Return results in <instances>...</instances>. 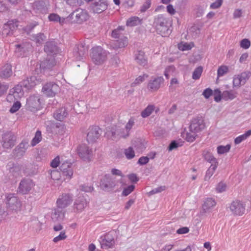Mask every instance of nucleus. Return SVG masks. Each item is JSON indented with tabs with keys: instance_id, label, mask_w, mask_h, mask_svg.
Masks as SVG:
<instances>
[{
	"instance_id": "69168bd1",
	"label": "nucleus",
	"mask_w": 251,
	"mask_h": 251,
	"mask_svg": "<svg viewBox=\"0 0 251 251\" xmlns=\"http://www.w3.org/2000/svg\"><path fill=\"white\" fill-rule=\"evenodd\" d=\"M66 238L65 232H61L60 234L54 238L53 241L54 242H57L60 240H64Z\"/></svg>"
},
{
	"instance_id": "a18cd8bd",
	"label": "nucleus",
	"mask_w": 251,
	"mask_h": 251,
	"mask_svg": "<svg viewBox=\"0 0 251 251\" xmlns=\"http://www.w3.org/2000/svg\"><path fill=\"white\" fill-rule=\"evenodd\" d=\"M194 46L193 43H185L179 45L178 48L180 50L184 51L191 50Z\"/></svg>"
},
{
	"instance_id": "9d476101",
	"label": "nucleus",
	"mask_w": 251,
	"mask_h": 251,
	"mask_svg": "<svg viewBox=\"0 0 251 251\" xmlns=\"http://www.w3.org/2000/svg\"><path fill=\"white\" fill-rule=\"evenodd\" d=\"M108 7V3L105 0H93L90 7L93 12L101 13L105 11Z\"/></svg>"
},
{
	"instance_id": "c85d7f7f",
	"label": "nucleus",
	"mask_w": 251,
	"mask_h": 251,
	"mask_svg": "<svg viewBox=\"0 0 251 251\" xmlns=\"http://www.w3.org/2000/svg\"><path fill=\"white\" fill-rule=\"evenodd\" d=\"M44 50L48 54H54L58 52V48L54 41L48 42L45 46Z\"/></svg>"
},
{
	"instance_id": "f704fd0d",
	"label": "nucleus",
	"mask_w": 251,
	"mask_h": 251,
	"mask_svg": "<svg viewBox=\"0 0 251 251\" xmlns=\"http://www.w3.org/2000/svg\"><path fill=\"white\" fill-rule=\"evenodd\" d=\"M32 40L38 46L42 45L46 40V37L43 33H40L33 35Z\"/></svg>"
},
{
	"instance_id": "39448f33",
	"label": "nucleus",
	"mask_w": 251,
	"mask_h": 251,
	"mask_svg": "<svg viewBox=\"0 0 251 251\" xmlns=\"http://www.w3.org/2000/svg\"><path fill=\"white\" fill-rule=\"evenodd\" d=\"M5 202L6 207L10 210L18 211L20 210L21 201L14 194H8L6 196Z\"/></svg>"
},
{
	"instance_id": "6e6552de",
	"label": "nucleus",
	"mask_w": 251,
	"mask_h": 251,
	"mask_svg": "<svg viewBox=\"0 0 251 251\" xmlns=\"http://www.w3.org/2000/svg\"><path fill=\"white\" fill-rule=\"evenodd\" d=\"M73 201V196L72 194L64 193L60 195L56 201V206L65 209L70 205Z\"/></svg>"
},
{
	"instance_id": "864d4df0",
	"label": "nucleus",
	"mask_w": 251,
	"mask_h": 251,
	"mask_svg": "<svg viewBox=\"0 0 251 251\" xmlns=\"http://www.w3.org/2000/svg\"><path fill=\"white\" fill-rule=\"evenodd\" d=\"M124 28L122 26H119L117 29L112 31V36L115 38H119L121 35V31H123Z\"/></svg>"
},
{
	"instance_id": "e2e57ef3",
	"label": "nucleus",
	"mask_w": 251,
	"mask_h": 251,
	"mask_svg": "<svg viewBox=\"0 0 251 251\" xmlns=\"http://www.w3.org/2000/svg\"><path fill=\"white\" fill-rule=\"evenodd\" d=\"M60 163V158L59 156L55 157L50 162V166L55 168L58 167Z\"/></svg>"
},
{
	"instance_id": "f8f14e48",
	"label": "nucleus",
	"mask_w": 251,
	"mask_h": 251,
	"mask_svg": "<svg viewBox=\"0 0 251 251\" xmlns=\"http://www.w3.org/2000/svg\"><path fill=\"white\" fill-rule=\"evenodd\" d=\"M230 211L235 216L242 215L245 211V204L239 201H233L229 206Z\"/></svg>"
},
{
	"instance_id": "f03ea898",
	"label": "nucleus",
	"mask_w": 251,
	"mask_h": 251,
	"mask_svg": "<svg viewBox=\"0 0 251 251\" xmlns=\"http://www.w3.org/2000/svg\"><path fill=\"white\" fill-rule=\"evenodd\" d=\"M119 181L116 177L110 175H105L100 180V187L101 190L105 192L112 191L116 185Z\"/></svg>"
},
{
	"instance_id": "a211bd4d",
	"label": "nucleus",
	"mask_w": 251,
	"mask_h": 251,
	"mask_svg": "<svg viewBox=\"0 0 251 251\" xmlns=\"http://www.w3.org/2000/svg\"><path fill=\"white\" fill-rule=\"evenodd\" d=\"M23 96V92L22 90V86L17 85L10 90V92L7 97V100L10 102L14 100H18Z\"/></svg>"
},
{
	"instance_id": "5701e85b",
	"label": "nucleus",
	"mask_w": 251,
	"mask_h": 251,
	"mask_svg": "<svg viewBox=\"0 0 251 251\" xmlns=\"http://www.w3.org/2000/svg\"><path fill=\"white\" fill-rule=\"evenodd\" d=\"M87 202L83 197L77 198L73 205V210L75 213H80L87 206Z\"/></svg>"
},
{
	"instance_id": "052dcab7",
	"label": "nucleus",
	"mask_w": 251,
	"mask_h": 251,
	"mask_svg": "<svg viewBox=\"0 0 251 251\" xmlns=\"http://www.w3.org/2000/svg\"><path fill=\"white\" fill-rule=\"evenodd\" d=\"M226 184L222 182H221L218 184V185L216 187V191L218 192L222 193V192L226 191Z\"/></svg>"
},
{
	"instance_id": "dca6fc26",
	"label": "nucleus",
	"mask_w": 251,
	"mask_h": 251,
	"mask_svg": "<svg viewBox=\"0 0 251 251\" xmlns=\"http://www.w3.org/2000/svg\"><path fill=\"white\" fill-rule=\"evenodd\" d=\"M34 186V184L32 180L25 178L21 181L18 191L22 194H26L31 190Z\"/></svg>"
},
{
	"instance_id": "2f4dec72",
	"label": "nucleus",
	"mask_w": 251,
	"mask_h": 251,
	"mask_svg": "<svg viewBox=\"0 0 251 251\" xmlns=\"http://www.w3.org/2000/svg\"><path fill=\"white\" fill-rule=\"evenodd\" d=\"M237 95V93L233 90L224 91L222 94V99L225 100H232Z\"/></svg>"
},
{
	"instance_id": "f257e3e1",
	"label": "nucleus",
	"mask_w": 251,
	"mask_h": 251,
	"mask_svg": "<svg viewBox=\"0 0 251 251\" xmlns=\"http://www.w3.org/2000/svg\"><path fill=\"white\" fill-rule=\"evenodd\" d=\"M156 32L162 36L170 34L169 19L163 15H159L154 18L153 23Z\"/></svg>"
},
{
	"instance_id": "0e129e2a",
	"label": "nucleus",
	"mask_w": 251,
	"mask_h": 251,
	"mask_svg": "<svg viewBox=\"0 0 251 251\" xmlns=\"http://www.w3.org/2000/svg\"><path fill=\"white\" fill-rule=\"evenodd\" d=\"M8 88V86L6 83H0V97H1L6 92Z\"/></svg>"
},
{
	"instance_id": "13d9d810",
	"label": "nucleus",
	"mask_w": 251,
	"mask_h": 251,
	"mask_svg": "<svg viewBox=\"0 0 251 251\" xmlns=\"http://www.w3.org/2000/svg\"><path fill=\"white\" fill-rule=\"evenodd\" d=\"M251 46L250 41L247 39H244L240 42V47L244 49L249 48Z\"/></svg>"
},
{
	"instance_id": "393cba45",
	"label": "nucleus",
	"mask_w": 251,
	"mask_h": 251,
	"mask_svg": "<svg viewBox=\"0 0 251 251\" xmlns=\"http://www.w3.org/2000/svg\"><path fill=\"white\" fill-rule=\"evenodd\" d=\"M92 152V150L85 144L81 145L77 148L78 154L84 160H89L91 157Z\"/></svg>"
},
{
	"instance_id": "37998d69",
	"label": "nucleus",
	"mask_w": 251,
	"mask_h": 251,
	"mask_svg": "<svg viewBox=\"0 0 251 251\" xmlns=\"http://www.w3.org/2000/svg\"><path fill=\"white\" fill-rule=\"evenodd\" d=\"M42 139V136H41V132L38 130L36 131L35 137L33 138V139L31 141V146H34L38 143H39Z\"/></svg>"
},
{
	"instance_id": "de8ad7c7",
	"label": "nucleus",
	"mask_w": 251,
	"mask_h": 251,
	"mask_svg": "<svg viewBox=\"0 0 251 251\" xmlns=\"http://www.w3.org/2000/svg\"><path fill=\"white\" fill-rule=\"evenodd\" d=\"M149 76L147 74H144L143 75H140L138 77H137L134 82L133 83H132V86H134L136 85H138V84H140L141 83L143 82V81H145V80L148 78Z\"/></svg>"
},
{
	"instance_id": "72a5a7b5",
	"label": "nucleus",
	"mask_w": 251,
	"mask_h": 251,
	"mask_svg": "<svg viewBox=\"0 0 251 251\" xmlns=\"http://www.w3.org/2000/svg\"><path fill=\"white\" fill-rule=\"evenodd\" d=\"M182 136L187 142H193L196 140V137L198 136V133L191 131L189 128V131H187L186 133H183Z\"/></svg>"
},
{
	"instance_id": "c9c22d12",
	"label": "nucleus",
	"mask_w": 251,
	"mask_h": 251,
	"mask_svg": "<svg viewBox=\"0 0 251 251\" xmlns=\"http://www.w3.org/2000/svg\"><path fill=\"white\" fill-rule=\"evenodd\" d=\"M216 204V203L214 200L212 198H207L205 200L202 205L203 209L205 211H206L215 206Z\"/></svg>"
},
{
	"instance_id": "ddd939ff",
	"label": "nucleus",
	"mask_w": 251,
	"mask_h": 251,
	"mask_svg": "<svg viewBox=\"0 0 251 251\" xmlns=\"http://www.w3.org/2000/svg\"><path fill=\"white\" fill-rule=\"evenodd\" d=\"M88 17L87 13L82 9L77 10L69 16L70 19L73 20V22L79 24L87 20Z\"/></svg>"
},
{
	"instance_id": "5fc2aeb1",
	"label": "nucleus",
	"mask_w": 251,
	"mask_h": 251,
	"mask_svg": "<svg viewBox=\"0 0 251 251\" xmlns=\"http://www.w3.org/2000/svg\"><path fill=\"white\" fill-rule=\"evenodd\" d=\"M135 186L133 185H130L127 187L126 188H125L123 192H122V195L124 196H127L129 194H130L134 189Z\"/></svg>"
},
{
	"instance_id": "cd10ccee",
	"label": "nucleus",
	"mask_w": 251,
	"mask_h": 251,
	"mask_svg": "<svg viewBox=\"0 0 251 251\" xmlns=\"http://www.w3.org/2000/svg\"><path fill=\"white\" fill-rule=\"evenodd\" d=\"M135 60L137 63L142 66H145L147 64V58L144 51L138 50L135 54Z\"/></svg>"
},
{
	"instance_id": "79ce46f5",
	"label": "nucleus",
	"mask_w": 251,
	"mask_h": 251,
	"mask_svg": "<svg viewBox=\"0 0 251 251\" xmlns=\"http://www.w3.org/2000/svg\"><path fill=\"white\" fill-rule=\"evenodd\" d=\"M154 110V106L148 105L141 113V116L143 118L149 116Z\"/></svg>"
},
{
	"instance_id": "a878e982",
	"label": "nucleus",
	"mask_w": 251,
	"mask_h": 251,
	"mask_svg": "<svg viewBox=\"0 0 251 251\" xmlns=\"http://www.w3.org/2000/svg\"><path fill=\"white\" fill-rule=\"evenodd\" d=\"M72 165V163L65 161L62 163L60 167L63 174L69 179H71L73 175Z\"/></svg>"
},
{
	"instance_id": "c756f323",
	"label": "nucleus",
	"mask_w": 251,
	"mask_h": 251,
	"mask_svg": "<svg viewBox=\"0 0 251 251\" xmlns=\"http://www.w3.org/2000/svg\"><path fill=\"white\" fill-rule=\"evenodd\" d=\"M68 115V112L65 107H61L60 109L56 110L53 113L54 118L59 121H62Z\"/></svg>"
},
{
	"instance_id": "473e14b6",
	"label": "nucleus",
	"mask_w": 251,
	"mask_h": 251,
	"mask_svg": "<svg viewBox=\"0 0 251 251\" xmlns=\"http://www.w3.org/2000/svg\"><path fill=\"white\" fill-rule=\"evenodd\" d=\"M106 134L108 137L110 138L113 140L119 139L120 137H126L128 136V134L124 135L121 133L119 130L115 131L113 130L107 131Z\"/></svg>"
},
{
	"instance_id": "6e6d98bb",
	"label": "nucleus",
	"mask_w": 251,
	"mask_h": 251,
	"mask_svg": "<svg viewBox=\"0 0 251 251\" xmlns=\"http://www.w3.org/2000/svg\"><path fill=\"white\" fill-rule=\"evenodd\" d=\"M21 103L19 101L17 100L16 102L14 103L10 109L9 111L11 113H14L17 112L21 107Z\"/></svg>"
},
{
	"instance_id": "4be33fe9",
	"label": "nucleus",
	"mask_w": 251,
	"mask_h": 251,
	"mask_svg": "<svg viewBox=\"0 0 251 251\" xmlns=\"http://www.w3.org/2000/svg\"><path fill=\"white\" fill-rule=\"evenodd\" d=\"M18 26L17 21H9L3 26L2 34L3 35L9 36L12 35L13 32L15 30Z\"/></svg>"
},
{
	"instance_id": "f3484780",
	"label": "nucleus",
	"mask_w": 251,
	"mask_h": 251,
	"mask_svg": "<svg viewBox=\"0 0 251 251\" xmlns=\"http://www.w3.org/2000/svg\"><path fill=\"white\" fill-rule=\"evenodd\" d=\"M42 91L47 96L53 97L59 91V87L56 83L50 82L43 86Z\"/></svg>"
},
{
	"instance_id": "20e7f679",
	"label": "nucleus",
	"mask_w": 251,
	"mask_h": 251,
	"mask_svg": "<svg viewBox=\"0 0 251 251\" xmlns=\"http://www.w3.org/2000/svg\"><path fill=\"white\" fill-rule=\"evenodd\" d=\"M55 65V59L52 56H50L46 60L42 61L40 63L37 64L36 68L35 70L37 74H45L47 71H49Z\"/></svg>"
},
{
	"instance_id": "09e8293b",
	"label": "nucleus",
	"mask_w": 251,
	"mask_h": 251,
	"mask_svg": "<svg viewBox=\"0 0 251 251\" xmlns=\"http://www.w3.org/2000/svg\"><path fill=\"white\" fill-rule=\"evenodd\" d=\"M125 154L128 159H132L135 156V152L131 147H129L125 150Z\"/></svg>"
},
{
	"instance_id": "bf43d9fd",
	"label": "nucleus",
	"mask_w": 251,
	"mask_h": 251,
	"mask_svg": "<svg viewBox=\"0 0 251 251\" xmlns=\"http://www.w3.org/2000/svg\"><path fill=\"white\" fill-rule=\"evenodd\" d=\"M151 5V1L150 0H147L141 7V12H145L148 9H149Z\"/></svg>"
},
{
	"instance_id": "a19ab883",
	"label": "nucleus",
	"mask_w": 251,
	"mask_h": 251,
	"mask_svg": "<svg viewBox=\"0 0 251 251\" xmlns=\"http://www.w3.org/2000/svg\"><path fill=\"white\" fill-rule=\"evenodd\" d=\"M139 23V18L138 17H132L129 18L126 21V25L128 26H133L137 25Z\"/></svg>"
},
{
	"instance_id": "bb28decb",
	"label": "nucleus",
	"mask_w": 251,
	"mask_h": 251,
	"mask_svg": "<svg viewBox=\"0 0 251 251\" xmlns=\"http://www.w3.org/2000/svg\"><path fill=\"white\" fill-rule=\"evenodd\" d=\"M13 71L12 66L9 64H6L0 69V77L2 78H7L12 76Z\"/></svg>"
},
{
	"instance_id": "8fccbe9b",
	"label": "nucleus",
	"mask_w": 251,
	"mask_h": 251,
	"mask_svg": "<svg viewBox=\"0 0 251 251\" xmlns=\"http://www.w3.org/2000/svg\"><path fill=\"white\" fill-rule=\"evenodd\" d=\"M202 72V68L201 67H197L193 72L192 78L197 80L200 78Z\"/></svg>"
},
{
	"instance_id": "9b49d317",
	"label": "nucleus",
	"mask_w": 251,
	"mask_h": 251,
	"mask_svg": "<svg viewBox=\"0 0 251 251\" xmlns=\"http://www.w3.org/2000/svg\"><path fill=\"white\" fill-rule=\"evenodd\" d=\"M26 105L31 111L38 110L41 108V101L38 95L31 96L27 99Z\"/></svg>"
},
{
	"instance_id": "b1692460",
	"label": "nucleus",
	"mask_w": 251,
	"mask_h": 251,
	"mask_svg": "<svg viewBox=\"0 0 251 251\" xmlns=\"http://www.w3.org/2000/svg\"><path fill=\"white\" fill-rule=\"evenodd\" d=\"M66 210L56 206L52 210L51 218L54 223L62 221L65 217Z\"/></svg>"
},
{
	"instance_id": "aec40b11",
	"label": "nucleus",
	"mask_w": 251,
	"mask_h": 251,
	"mask_svg": "<svg viewBox=\"0 0 251 251\" xmlns=\"http://www.w3.org/2000/svg\"><path fill=\"white\" fill-rule=\"evenodd\" d=\"M100 128L97 126L90 127L88 130L87 141L89 143L96 142L100 136Z\"/></svg>"
},
{
	"instance_id": "4d7b16f0",
	"label": "nucleus",
	"mask_w": 251,
	"mask_h": 251,
	"mask_svg": "<svg viewBox=\"0 0 251 251\" xmlns=\"http://www.w3.org/2000/svg\"><path fill=\"white\" fill-rule=\"evenodd\" d=\"M222 94L220 90L218 89H215L214 91L213 92V94L214 96V100L217 102H219L221 99Z\"/></svg>"
},
{
	"instance_id": "603ef678",
	"label": "nucleus",
	"mask_w": 251,
	"mask_h": 251,
	"mask_svg": "<svg viewBox=\"0 0 251 251\" xmlns=\"http://www.w3.org/2000/svg\"><path fill=\"white\" fill-rule=\"evenodd\" d=\"M49 173L53 180H59L61 177L60 173L57 170H50Z\"/></svg>"
},
{
	"instance_id": "680f3d73",
	"label": "nucleus",
	"mask_w": 251,
	"mask_h": 251,
	"mask_svg": "<svg viewBox=\"0 0 251 251\" xmlns=\"http://www.w3.org/2000/svg\"><path fill=\"white\" fill-rule=\"evenodd\" d=\"M223 0H216V1L210 4V7L211 9H217L222 4Z\"/></svg>"
},
{
	"instance_id": "412c9836",
	"label": "nucleus",
	"mask_w": 251,
	"mask_h": 251,
	"mask_svg": "<svg viewBox=\"0 0 251 251\" xmlns=\"http://www.w3.org/2000/svg\"><path fill=\"white\" fill-rule=\"evenodd\" d=\"M100 239V242L101 245V248L103 249H108L112 248L115 243L113 236L110 233L101 236Z\"/></svg>"
},
{
	"instance_id": "ea45409f",
	"label": "nucleus",
	"mask_w": 251,
	"mask_h": 251,
	"mask_svg": "<svg viewBox=\"0 0 251 251\" xmlns=\"http://www.w3.org/2000/svg\"><path fill=\"white\" fill-rule=\"evenodd\" d=\"M48 18L50 21L59 22L60 24H63L65 19H61L60 16L55 13H52L49 15Z\"/></svg>"
},
{
	"instance_id": "c03bdc74",
	"label": "nucleus",
	"mask_w": 251,
	"mask_h": 251,
	"mask_svg": "<svg viewBox=\"0 0 251 251\" xmlns=\"http://www.w3.org/2000/svg\"><path fill=\"white\" fill-rule=\"evenodd\" d=\"M230 149V145L219 146L217 147V152L219 154H223L229 151Z\"/></svg>"
},
{
	"instance_id": "774afa93",
	"label": "nucleus",
	"mask_w": 251,
	"mask_h": 251,
	"mask_svg": "<svg viewBox=\"0 0 251 251\" xmlns=\"http://www.w3.org/2000/svg\"><path fill=\"white\" fill-rule=\"evenodd\" d=\"M213 94L212 90L210 88H207L202 93V95L206 98H209Z\"/></svg>"
},
{
	"instance_id": "3c124183",
	"label": "nucleus",
	"mask_w": 251,
	"mask_h": 251,
	"mask_svg": "<svg viewBox=\"0 0 251 251\" xmlns=\"http://www.w3.org/2000/svg\"><path fill=\"white\" fill-rule=\"evenodd\" d=\"M228 67L226 66H222L220 67L217 71V75L218 77H221L225 75L228 72Z\"/></svg>"
},
{
	"instance_id": "49530a36",
	"label": "nucleus",
	"mask_w": 251,
	"mask_h": 251,
	"mask_svg": "<svg viewBox=\"0 0 251 251\" xmlns=\"http://www.w3.org/2000/svg\"><path fill=\"white\" fill-rule=\"evenodd\" d=\"M16 46L17 47V50L23 52H25L26 50L28 51V50L31 49V45L28 43L23 44L22 45H17Z\"/></svg>"
},
{
	"instance_id": "6ab92c4d",
	"label": "nucleus",
	"mask_w": 251,
	"mask_h": 251,
	"mask_svg": "<svg viewBox=\"0 0 251 251\" xmlns=\"http://www.w3.org/2000/svg\"><path fill=\"white\" fill-rule=\"evenodd\" d=\"M88 49L87 47L79 44L74 49L73 54L75 59L76 60H81L87 54Z\"/></svg>"
},
{
	"instance_id": "e433bc0d",
	"label": "nucleus",
	"mask_w": 251,
	"mask_h": 251,
	"mask_svg": "<svg viewBox=\"0 0 251 251\" xmlns=\"http://www.w3.org/2000/svg\"><path fill=\"white\" fill-rule=\"evenodd\" d=\"M204 159L208 162L212 164H218L216 158L213 155L212 153L208 151H204L203 153Z\"/></svg>"
},
{
	"instance_id": "7ed1b4c3",
	"label": "nucleus",
	"mask_w": 251,
	"mask_h": 251,
	"mask_svg": "<svg viewBox=\"0 0 251 251\" xmlns=\"http://www.w3.org/2000/svg\"><path fill=\"white\" fill-rule=\"evenodd\" d=\"M107 55V52L100 47H97L92 50V58L96 64L103 63L106 60Z\"/></svg>"
},
{
	"instance_id": "2eb2a0df",
	"label": "nucleus",
	"mask_w": 251,
	"mask_h": 251,
	"mask_svg": "<svg viewBox=\"0 0 251 251\" xmlns=\"http://www.w3.org/2000/svg\"><path fill=\"white\" fill-rule=\"evenodd\" d=\"M164 81V79L162 76L152 77L148 83L147 89L151 92L157 91Z\"/></svg>"
},
{
	"instance_id": "0eeeda50",
	"label": "nucleus",
	"mask_w": 251,
	"mask_h": 251,
	"mask_svg": "<svg viewBox=\"0 0 251 251\" xmlns=\"http://www.w3.org/2000/svg\"><path fill=\"white\" fill-rule=\"evenodd\" d=\"M251 76L250 72H244L242 73L235 75L233 78V86L240 87L244 85Z\"/></svg>"
},
{
	"instance_id": "4468645a",
	"label": "nucleus",
	"mask_w": 251,
	"mask_h": 251,
	"mask_svg": "<svg viewBox=\"0 0 251 251\" xmlns=\"http://www.w3.org/2000/svg\"><path fill=\"white\" fill-rule=\"evenodd\" d=\"M16 137L12 132H6L3 134L2 137V146L5 149L12 148L15 144Z\"/></svg>"
},
{
	"instance_id": "423d86ee",
	"label": "nucleus",
	"mask_w": 251,
	"mask_h": 251,
	"mask_svg": "<svg viewBox=\"0 0 251 251\" xmlns=\"http://www.w3.org/2000/svg\"><path fill=\"white\" fill-rule=\"evenodd\" d=\"M205 127L203 119L201 117H197L191 120L189 127L191 131L198 133L203 130Z\"/></svg>"
},
{
	"instance_id": "7c9ffc66",
	"label": "nucleus",
	"mask_w": 251,
	"mask_h": 251,
	"mask_svg": "<svg viewBox=\"0 0 251 251\" xmlns=\"http://www.w3.org/2000/svg\"><path fill=\"white\" fill-rule=\"evenodd\" d=\"M128 44L127 38L126 37H122L119 39L114 41L113 48L114 49H119L124 48Z\"/></svg>"
},
{
	"instance_id": "338daca9",
	"label": "nucleus",
	"mask_w": 251,
	"mask_h": 251,
	"mask_svg": "<svg viewBox=\"0 0 251 251\" xmlns=\"http://www.w3.org/2000/svg\"><path fill=\"white\" fill-rule=\"evenodd\" d=\"M149 158L147 156L141 157L138 161V163L141 165L146 164L148 163Z\"/></svg>"
},
{
	"instance_id": "58836bf2",
	"label": "nucleus",
	"mask_w": 251,
	"mask_h": 251,
	"mask_svg": "<svg viewBox=\"0 0 251 251\" xmlns=\"http://www.w3.org/2000/svg\"><path fill=\"white\" fill-rule=\"evenodd\" d=\"M251 135V130H249L246 132L244 134L241 135L236 137L234 140V143L235 144H239L242 141L246 140Z\"/></svg>"
},
{
	"instance_id": "1a4fd4ad",
	"label": "nucleus",
	"mask_w": 251,
	"mask_h": 251,
	"mask_svg": "<svg viewBox=\"0 0 251 251\" xmlns=\"http://www.w3.org/2000/svg\"><path fill=\"white\" fill-rule=\"evenodd\" d=\"M42 81V79L39 76H32L23 80L20 86L28 90L40 83Z\"/></svg>"
},
{
	"instance_id": "4c0bfd02",
	"label": "nucleus",
	"mask_w": 251,
	"mask_h": 251,
	"mask_svg": "<svg viewBox=\"0 0 251 251\" xmlns=\"http://www.w3.org/2000/svg\"><path fill=\"white\" fill-rule=\"evenodd\" d=\"M217 168V164L211 165V166L209 167V168L206 171V175L204 177L205 180H208L210 178V177L214 174Z\"/></svg>"
}]
</instances>
